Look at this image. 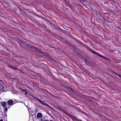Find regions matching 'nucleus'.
<instances>
[{
    "label": "nucleus",
    "mask_w": 121,
    "mask_h": 121,
    "mask_svg": "<svg viewBox=\"0 0 121 121\" xmlns=\"http://www.w3.org/2000/svg\"><path fill=\"white\" fill-rule=\"evenodd\" d=\"M70 87H66V88L68 89V90L69 89V88Z\"/></svg>",
    "instance_id": "nucleus-28"
},
{
    "label": "nucleus",
    "mask_w": 121,
    "mask_h": 121,
    "mask_svg": "<svg viewBox=\"0 0 121 121\" xmlns=\"http://www.w3.org/2000/svg\"><path fill=\"white\" fill-rule=\"evenodd\" d=\"M71 48H72V49H73V51H74V52H76V50L75 49V48H74V47H73V46H72V47Z\"/></svg>",
    "instance_id": "nucleus-18"
},
{
    "label": "nucleus",
    "mask_w": 121,
    "mask_h": 121,
    "mask_svg": "<svg viewBox=\"0 0 121 121\" xmlns=\"http://www.w3.org/2000/svg\"><path fill=\"white\" fill-rule=\"evenodd\" d=\"M45 106L53 110V109L52 107H51V106H49L48 105V104H46Z\"/></svg>",
    "instance_id": "nucleus-15"
},
{
    "label": "nucleus",
    "mask_w": 121,
    "mask_h": 121,
    "mask_svg": "<svg viewBox=\"0 0 121 121\" xmlns=\"http://www.w3.org/2000/svg\"><path fill=\"white\" fill-rule=\"evenodd\" d=\"M82 58L84 60V62L86 63H86L87 62H88V60H87L85 56H83V57H82Z\"/></svg>",
    "instance_id": "nucleus-13"
},
{
    "label": "nucleus",
    "mask_w": 121,
    "mask_h": 121,
    "mask_svg": "<svg viewBox=\"0 0 121 121\" xmlns=\"http://www.w3.org/2000/svg\"><path fill=\"white\" fill-rule=\"evenodd\" d=\"M24 90H22L23 91H24Z\"/></svg>",
    "instance_id": "nucleus-33"
},
{
    "label": "nucleus",
    "mask_w": 121,
    "mask_h": 121,
    "mask_svg": "<svg viewBox=\"0 0 121 121\" xmlns=\"http://www.w3.org/2000/svg\"><path fill=\"white\" fill-rule=\"evenodd\" d=\"M89 64L93 66H94V63L91 61H89L88 60V62H87L86 64Z\"/></svg>",
    "instance_id": "nucleus-8"
},
{
    "label": "nucleus",
    "mask_w": 121,
    "mask_h": 121,
    "mask_svg": "<svg viewBox=\"0 0 121 121\" xmlns=\"http://www.w3.org/2000/svg\"><path fill=\"white\" fill-rule=\"evenodd\" d=\"M13 102V101L12 100H10L7 102V104L9 105H11L12 104Z\"/></svg>",
    "instance_id": "nucleus-4"
},
{
    "label": "nucleus",
    "mask_w": 121,
    "mask_h": 121,
    "mask_svg": "<svg viewBox=\"0 0 121 121\" xmlns=\"http://www.w3.org/2000/svg\"><path fill=\"white\" fill-rule=\"evenodd\" d=\"M42 116V114L40 112L38 113L37 115V117L39 118H40Z\"/></svg>",
    "instance_id": "nucleus-6"
},
{
    "label": "nucleus",
    "mask_w": 121,
    "mask_h": 121,
    "mask_svg": "<svg viewBox=\"0 0 121 121\" xmlns=\"http://www.w3.org/2000/svg\"><path fill=\"white\" fill-rule=\"evenodd\" d=\"M8 110V108L6 107H5V111L7 112Z\"/></svg>",
    "instance_id": "nucleus-22"
},
{
    "label": "nucleus",
    "mask_w": 121,
    "mask_h": 121,
    "mask_svg": "<svg viewBox=\"0 0 121 121\" xmlns=\"http://www.w3.org/2000/svg\"><path fill=\"white\" fill-rule=\"evenodd\" d=\"M6 104V103L5 102H2L1 103V104L3 107H5Z\"/></svg>",
    "instance_id": "nucleus-12"
},
{
    "label": "nucleus",
    "mask_w": 121,
    "mask_h": 121,
    "mask_svg": "<svg viewBox=\"0 0 121 121\" xmlns=\"http://www.w3.org/2000/svg\"><path fill=\"white\" fill-rule=\"evenodd\" d=\"M9 67L11 69H14L15 70H17L18 69L16 67L14 66H12L10 65L9 66Z\"/></svg>",
    "instance_id": "nucleus-7"
},
{
    "label": "nucleus",
    "mask_w": 121,
    "mask_h": 121,
    "mask_svg": "<svg viewBox=\"0 0 121 121\" xmlns=\"http://www.w3.org/2000/svg\"><path fill=\"white\" fill-rule=\"evenodd\" d=\"M117 75L121 78V75L119 73H118Z\"/></svg>",
    "instance_id": "nucleus-19"
},
{
    "label": "nucleus",
    "mask_w": 121,
    "mask_h": 121,
    "mask_svg": "<svg viewBox=\"0 0 121 121\" xmlns=\"http://www.w3.org/2000/svg\"><path fill=\"white\" fill-rule=\"evenodd\" d=\"M87 48L90 51H91V52L92 53H93L94 54L96 55H98H98H99V54L97 53L96 52H95L94 51L92 50L90 48H89V47H87Z\"/></svg>",
    "instance_id": "nucleus-2"
},
{
    "label": "nucleus",
    "mask_w": 121,
    "mask_h": 121,
    "mask_svg": "<svg viewBox=\"0 0 121 121\" xmlns=\"http://www.w3.org/2000/svg\"><path fill=\"white\" fill-rule=\"evenodd\" d=\"M22 72L23 73L22 71Z\"/></svg>",
    "instance_id": "nucleus-36"
},
{
    "label": "nucleus",
    "mask_w": 121,
    "mask_h": 121,
    "mask_svg": "<svg viewBox=\"0 0 121 121\" xmlns=\"http://www.w3.org/2000/svg\"><path fill=\"white\" fill-rule=\"evenodd\" d=\"M37 100H38L39 102L41 101V100H40L38 98H36V99Z\"/></svg>",
    "instance_id": "nucleus-21"
},
{
    "label": "nucleus",
    "mask_w": 121,
    "mask_h": 121,
    "mask_svg": "<svg viewBox=\"0 0 121 121\" xmlns=\"http://www.w3.org/2000/svg\"><path fill=\"white\" fill-rule=\"evenodd\" d=\"M51 59H53V58H52V57H51Z\"/></svg>",
    "instance_id": "nucleus-32"
},
{
    "label": "nucleus",
    "mask_w": 121,
    "mask_h": 121,
    "mask_svg": "<svg viewBox=\"0 0 121 121\" xmlns=\"http://www.w3.org/2000/svg\"><path fill=\"white\" fill-rule=\"evenodd\" d=\"M66 5L69 6L70 8H71V7L70 6H71L69 4H68L67 3H66Z\"/></svg>",
    "instance_id": "nucleus-24"
},
{
    "label": "nucleus",
    "mask_w": 121,
    "mask_h": 121,
    "mask_svg": "<svg viewBox=\"0 0 121 121\" xmlns=\"http://www.w3.org/2000/svg\"><path fill=\"white\" fill-rule=\"evenodd\" d=\"M20 42H21V43H22L21 41H20Z\"/></svg>",
    "instance_id": "nucleus-34"
},
{
    "label": "nucleus",
    "mask_w": 121,
    "mask_h": 121,
    "mask_svg": "<svg viewBox=\"0 0 121 121\" xmlns=\"http://www.w3.org/2000/svg\"><path fill=\"white\" fill-rule=\"evenodd\" d=\"M80 1V3H82L83 2H85L86 0H79Z\"/></svg>",
    "instance_id": "nucleus-17"
},
{
    "label": "nucleus",
    "mask_w": 121,
    "mask_h": 121,
    "mask_svg": "<svg viewBox=\"0 0 121 121\" xmlns=\"http://www.w3.org/2000/svg\"><path fill=\"white\" fill-rule=\"evenodd\" d=\"M44 121V120H42V119H41V121Z\"/></svg>",
    "instance_id": "nucleus-31"
},
{
    "label": "nucleus",
    "mask_w": 121,
    "mask_h": 121,
    "mask_svg": "<svg viewBox=\"0 0 121 121\" xmlns=\"http://www.w3.org/2000/svg\"><path fill=\"white\" fill-rule=\"evenodd\" d=\"M87 100L88 101V102H90V101H91V100L90 99H87Z\"/></svg>",
    "instance_id": "nucleus-25"
},
{
    "label": "nucleus",
    "mask_w": 121,
    "mask_h": 121,
    "mask_svg": "<svg viewBox=\"0 0 121 121\" xmlns=\"http://www.w3.org/2000/svg\"><path fill=\"white\" fill-rule=\"evenodd\" d=\"M79 56L81 58H82V57H83V56L82 55H81L80 54V55H79Z\"/></svg>",
    "instance_id": "nucleus-23"
},
{
    "label": "nucleus",
    "mask_w": 121,
    "mask_h": 121,
    "mask_svg": "<svg viewBox=\"0 0 121 121\" xmlns=\"http://www.w3.org/2000/svg\"><path fill=\"white\" fill-rule=\"evenodd\" d=\"M43 54L49 58L51 59V56L46 53L43 52Z\"/></svg>",
    "instance_id": "nucleus-11"
},
{
    "label": "nucleus",
    "mask_w": 121,
    "mask_h": 121,
    "mask_svg": "<svg viewBox=\"0 0 121 121\" xmlns=\"http://www.w3.org/2000/svg\"><path fill=\"white\" fill-rule=\"evenodd\" d=\"M0 121H3V120L2 119H1L0 120Z\"/></svg>",
    "instance_id": "nucleus-30"
},
{
    "label": "nucleus",
    "mask_w": 121,
    "mask_h": 121,
    "mask_svg": "<svg viewBox=\"0 0 121 121\" xmlns=\"http://www.w3.org/2000/svg\"><path fill=\"white\" fill-rule=\"evenodd\" d=\"M68 90L70 92H71L74 94L75 93V92L73 90L71 87H69V89H68Z\"/></svg>",
    "instance_id": "nucleus-10"
},
{
    "label": "nucleus",
    "mask_w": 121,
    "mask_h": 121,
    "mask_svg": "<svg viewBox=\"0 0 121 121\" xmlns=\"http://www.w3.org/2000/svg\"><path fill=\"white\" fill-rule=\"evenodd\" d=\"M98 56H99V57H101L102 58H104L106 60H110V61H111V60L110 59L108 58H107L103 56H102L101 55L99 54Z\"/></svg>",
    "instance_id": "nucleus-9"
},
{
    "label": "nucleus",
    "mask_w": 121,
    "mask_h": 121,
    "mask_svg": "<svg viewBox=\"0 0 121 121\" xmlns=\"http://www.w3.org/2000/svg\"><path fill=\"white\" fill-rule=\"evenodd\" d=\"M0 81L2 82V81L0 80ZM4 90V88L3 85L0 83V90L3 91Z\"/></svg>",
    "instance_id": "nucleus-5"
},
{
    "label": "nucleus",
    "mask_w": 121,
    "mask_h": 121,
    "mask_svg": "<svg viewBox=\"0 0 121 121\" xmlns=\"http://www.w3.org/2000/svg\"><path fill=\"white\" fill-rule=\"evenodd\" d=\"M40 103L42 104L43 105H46V104L45 102H43V101H41L40 102Z\"/></svg>",
    "instance_id": "nucleus-14"
},
{
    "label": "nucleus",
    "mask_w": 121,
    "mask_h": 121,
    "mask_svg": "<svg viewBox=\"0 0 121 121\" xmlns=\"http://www.w3.org/2000/svg\"><path fill=\"white\" fill-rule=\"evenodd\" d=\"M25 94L26 95H27V92H25Z\"/></svg>",
    "instance_id": "nucleus-27"
},
{
    "label": "nucleus",
    "mask_w": 121,
    "mask_h": 121,
    "mask_svg": "<svg viewBox=\"0 0 121 121\" xmlns=\"http://www.w3.org/2000/svg\"><path fill=\"white\" fill-rule=\"evenodd\" d=\"M64 43H65V44H66L69 45H70V44L67 41H64V42H63Z\"/></svg>",
    "instance_id": "nucleus-16"
},
{
    "label": "nucleus",
    "mask_w": 121,
    "mask_h": 121,
    "mask_svg": "<svg viewBox=\"0 0 121 121\" xmlns=\"http://www.w3.org/2000/svg\"><path fill=\"white\" fill-rule=\"evenodd\" d=\"M31 47L33 48H35L38 52H40L41 53H43V52L42 50H40L38 48L36 47H34L32 46Z\"/></svg>",
    "instance_id": "nucleus-3"
},
{
    "label": "nucleus",
    "mask_w": 121,
    "mask_h": 121,
    "mask_svg": "<svg viewBox=\"0 0 121 121\" xmlns=\"http://www.w3.org/2000/svg\"><path fill=\"white\" fill-rule=\"evenodd\" d=\"M112 71V72L114 74H115L116 75H117V74L118 73H117L116 72H113V71H112V70H111Z\"/></svg>",
    "instance_id": "nucleus-20"
},
{
    "label": "nucleus",
    "mask_w": 121,
    "mask_h": 121,
    "mask_svg": "<svg viewBox=\"0 0 121 121\" xmlns=\"http://www.w3.org/2000/svg\"><path fill=\"white\" fill-rule=\"evenodd\" d=\"M69 116L72 119L73 121L77 120V119L75 117L73 116L70 114H68Z\"/></svg>",
    "instance_id": "nucleus-1"
},
{
    "label": "nucleus",
    "mask_w": 121,
    "mask_h": 121,
    "mask_svg": "<svg viewBox=\"0 0 121 121\" xmlns=\"http://www.w3.org/2000/svg\"><path fill=\"white\" fill-rule=\"evenodd\" d=\"M44 121H49V120H46Z\"/></svg>",
    "instance_id": "nucleus-29"
},
{
    "label": "nucleus",
    "mask_w": 121,
    "mask_h": 121,
    "mask_svg": "<svg viewBox=\"0 0 121 121\" xmlns=\"http://www.w3.org/2000/svg\"><path fill=\"white\" fill-rule=\"evenodd\" d=\"M77 54H78L79 55H79H80L81 54H80V53H79V52H78V53H77Z\"/></svg>",
    "instance_id": "nucleus-26"
},
{
    "label": "nucleus",
    "mask_w": 121,
    "mask_h": 121,
    "mask_svg": "<svg viewBox=\"0 0 121 121\" xmlns=\"http://www.w3.org/2000/svg\"><path fill=\"white\" fill-rule=\"evenodd\" d=\"M59 108H60V107H59Z\"/></svg>",
    "instance_id": "nucleus-35"
}]
</instances>
